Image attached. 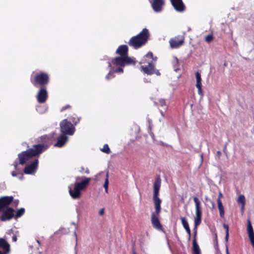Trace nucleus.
<instances>
[{
	"label": "nucleus",
	"instance_id": "1",
	"mask_svg": "<svg viewBox=\"0 0 254 254\" xmlns=\"http://www.w3.org/2000/svg\"><path fill=\"white\" fill-rule=\"evenodd\" d=\"M161 180L159 177H157L153 184V201L154 204L155 211L151 213V221L153 227L159 231H162L163 226L159 219L161 212V199L159 197V190L161 187Z\"/></svg>",
	"mask_w": 254,
	"mask_h": 254
},
{
	"label": "nucleus",
	"instance_id": "2",
	"mask_svg": "<svg viewBox=\"0 0 254 254\" xmlns=\"http://www.w3.org/2000/svg\"><path fill=\"white\" fill-rule=\"evenodd\" d=\"M30 81L35 87H46L50 82V76L43 71L33 72L30 76Z\"/></svg>",
	"mask_w": 254,
	"mask_h": 254
},
{
	"label": "nucleus",
	"instance_id": "3",
	"mask_svg": "<svg viewBox=\"0 0 254 254\" xmlns=\"http://www.w3.org/2000/svg\"><path fill=\"white\" fill-rule=\"evenodd\" d=\"M150 34L148 30L144 28L138 35L131 37L128 41V44L134 49L139 48L147 43Z\"/></svg>",
	"mask_w": 254,
	"mask_h": 254
},
{
	"label": "nucleus",
	"instance_id": "4",
	"mask_svg": "<svg viewBox=\"0 0 254 254\" xmlns=\"http://www.w3.org/2000/svg\"><path fill=\"white\" fill-rule=\"evenodd\" d=\"M91 180L90 178H86L80 182L69 185L68 187L69 193L72 198L73 199L79 198L81 195V191L87 188Z\"/></svg>",
	"mask_w": 254,
	"mask_h": 254
},
{
	"label": "nucleus",
	"instance_id": "5",
	"mask_svg": "<svg viewBox=\"0 0 254 254\" xmlns=\"http://www.w3.org/2000/svg\"><path fill=\"white\" fill-rule=\"evenodd\" d=\"M139 63L143 64L140 66L141 71L148 75H152L153 71V66L155 63L152 52H149L146 54Z\"/></svg>",
	"mask_w": 254,
	"mask_h": 254
},
{
	"label": "nucleus",
	"instance_id": "6",
	"mask_svg": "<svg viewBox=\"0 0 254 254\" xmlns=\"http://www.w3.org/2000/svg\"><path fill=\"white\" fill-rule=\"evenodd\" d=\"M34 157H39V155L33 147L19 153L17 158L19 160V162L18 163L16 160L14 162L13 165L14 169L15 170L17 169L18 164L21 165H25L27 161Z\"/></svg>",
	"mask_w": 254,
	"mask_h": 254
},
{
	"label": "nucleus",
	"instance_id": "7",
	"mask_svg": "<svg viewBox=\"0 0 254 254\" xmlns=\"http://www.w3.org/2000/svg\"><path fill=\"white\" fill-rule=\"evenodd\" d=\"M52 136L48 135L41 136L37 139V144L33 145L32 147L40 156L46 151L52 144Z\"/></svg>",
	"mask_w": 254,
	"mask_h": 254
},
{
	"label": "nucleus",
	"instance_id": "8",
	"mask_svg": "<svg viewBox=\"0 0 254 254\" xmlns=\"http://www.w3.org/2000/svg\"><path fill=\"white\" fill-rule=\"evenodd\" d=\"M60 129L62 134L72 135L75 130L74 126L67 119H64L60 123Z\"/></svg>",
	"mask_w": 254,
	"mask_h": 254
},
{
	"label": "nucleus",
	"instance_id": "9",
	"mask_svg": "<svg viewBox=\"0 0 254 254\" xmlns=\"http://www.w3.org/2000/svg\"><path fill=\"white\" fill-rule=\"evenodd\" d=\"M111 63L116 66L124 67L129 64H134L135 62L130 57H117L112 59Z\"/></svg>",
	"mask_w": 254,
	"mask_h": 254
},
{
	"label": "nucleus",
	"instance_id": "10",
	"mask_svg": "<svg viewBox=\"0 0 254 254\" xmlns=\"http://www.w3.org/2000/svg\"><path fill=\"white\" fill-rule=\"evenodd\" d=\"M193 201L195 203L196 216L194 218V226L197 227L201 222L202 211L201 202L197 197H193Z\"/></svg>",
	"mask_w": 254,
	"mask_h": 254
},
{
	"label": "nucleus",
	"instance_id": "11",
	"mask_svg": "<svg viewBox=\"0 0 254 254\" xmlns=\"http://www.w3.org/2000/svg\"><path fill=\"white\" fill-rule=\"evenodd\" d=\"M185 43V37L182 35H178L171 38L169 41L170 47L172 49H176L183 45Z\"/></svg>",
	"mask_w": 254,
	"mask_h": 254
},
{
	"label": "nucleus",
	"instance_id": "12",
	"mask_svg": "<svg viewBox=\"0 0 254 254\" xmlns=\"http://www.w3.org/2000/svg\"><path fill=\"white\" fill-rule=\"evenodd\" d=\"M48 97L47 87L40 88L36 95L37 101L40 103H44L47 101Z\"/></svg>",
	"mask_w": 254,
	"mask_h": 254
},
{
	"label": "nucleus",
	"instance_id": "13",
	"mask_svg": "<svg viewBox=\"0 0 254 254\" xmlns=\"http://www.w3.org/2000/svg\"><path fill=\"white\" fill-rule=\"evenodd\" d=\"M39 161L38 159H35L29 165L25 166L23 172L25 174H34L38 168Z\"/></svg>",
	"mask_w": 254,
	"mask_h": 254
},
{
	"label": "nucleus",
	"instance_id": "14",
	"mask_svg": "<svg viewBox=\"0 0 254 254\" xmlns=\"http://www.w3.org/2000/svg\"><path fill=\"white\" fill-rule=\"evenodd\" d=\"M14 210L11 207H7L3 211L0 216V220L2 221L10 220L14 216Z\"/></svg>",
	"mask_w": 254,
	"mask_h": 254
},
{
	"label": "nucleus",
	"instance_id": "15",
	"mask_svg": "<svg viewBox=\"0 0 254 254\" xmlns=\"http://www.w3.org/2000/svg\"><path fill=\"white\" fill-rule=\"evenodd\" d=\"M13 201L12 196H5L0 197V212L2 209L7 207Z\"/></svg>",
	"mask_w": 254,
	"mask_h": 254
},
{
	"label": "nucleus",
	"instance_id": "16",
	"mask_svg": "<svg viewBox=\"0 0 254 254\" xmlns=\"http://www.w3.org/2000/svg\"><path fill=\"white\" fill-rule=\"evenodd\" d=\"M171 4L175 9L178 12H183L186 9V6L182 0H170Z\"/></svg>",
	"mask_w": 254,
	"mask_h": 254
},
{
	"label": "nucleus",
	"instance_id": "17",
	"mask_svg": "<svg viewBox=\"0 0 254 254\" xmlns=\"http://www.w3.org/2000/svg\"><path fill=\"white\" fill-rule=\"evenodd\" d=\"M0 249L3 253L8 254L10 252V246L8 242L3 238H0Z\"/></svg>",
	"mask_w": 254,
	"mask_h": 254
},
{
	"label": "nucleus",
	"instance_id": "18",
	"mask_svg": "<svg viewBox=\"0 0 254 254\" xmlns=\"http://www.w3.org/2000/svg\"><path fill=\"white\" fill-rule=\"evenodd\" d=\"M128 49L126 45H122L120 46L117 49L116 53L120 57H129L128 56Z\"/></svg>",
	"mask_w": 254,
	"mask_h": 254
},
{
	"label": "nucleus",
	"instance_id": "19",
	"mask_svg": "<svg viewBox=\"0 0 254 254\" xmlns=\"http://www.w3.org/2000/svg\"><path fill=\"white\" fill-rule=\"evenodd\" d=\"M164 4L163 0H153L151 5L153 9L155 12H160L161 11Z\"/></svg>",
	"mask_w": 254,
	"mask_h": 254
},
{
	"label": "nucleus",
	"instance_id": "20",
	"mask_svg": "<svg viewBox=\"0 0 254 254\" xmlns=\"http://www.w3.org/2000/svg\"><path fill=\"white\" fill-rule=\"evenodd\" d=\"M68 137L66 135L62 134L58 138L57 141L54 146L58 147H62L66 143Z\"/></svg>",
	"mask_w": 254,
	"mask_h": 254
},
{
	"label": "nucleus",
	"instance_id": "21",
	"mask_svg": "<svg viewBox=\"0 0 254 254\" xmlns=\"http://www.w3.org/2000/svg\"><path fill=\"white\" fill-rule=\"evenodd\" d=\"M218 208L219 210L220 216L224 218L225 215V210L221 200H217Z\"/></svg>",
	"mask_w": 254,
	"mask_h": 254
},
{
	"label": "nucleus",
	"instance_id": "22",
	"mask_svg": "<svg viewBox=\"0 0 254 254\" xmlns=\"http://www.w3.org/2000/svg\"><path fill=\"white\" fill-rule=\"evenodd\" d=\"M69 121L72 125L76 126L80 121V118L75 114H73L68 118Z\"/></svg>",
	"mask_w": 254,
	"mask_h": 254
},
{
	"label": "nucleus",
	"instance_id": "23",
	"mask_svg": "<svg viewBox=\"0 0 254 254\" xmlns=\"http://www.w3.org/2000/svg\"><path fill=\"white\" fill-rule=\"evenodd\" d=\"M192 254H200V249L197 242L195 241L194 243H192Z\"/></svg>",
	"mask_w": 254,
	"mask_h": 254
},
{
	"label": "nucleus",
	"instance_id": "24",
	"mask_svg": "<svg viewBox=\"0 0 254 254\" xmlns=\"http://www.w3.org/2000/svg\"><path fill=\"white\" fill-rule=\"evenodd\" d=\"M182 224L184 228V229L186 230V231H188L189 230H190L189 223L186 219L185 217H181V218Z\"/></svg>",
	"mask_w": 254,
	"mask_h": 254
},
{
	"label": "nucleus",
	"instance_id": "25",
	"mask_svg": "<svg viewBox=\"0 0 254 254\" xmlns=\"http://www.w3.org/2000/svg\"><path fill=\"white\" fill-rule=\"evenodd\" d=\"M11 175L13 177H17L19 180H22L24 179L23 174L20 171H12L11 172Z\"/></svg>",
	"mask_w": 254,
	"mask_h": 254
},
{
	"label": "nucleus",
	"instance_id": "26",
	"mask_svg": "<svg viewBox=\"0 0 254 254\" xmlns=\"http://www.w3.org/2000/svg\"><path fill=\"white\" fill-rule=\"evenodd\" d=\"M237 203L241 205H245L246 199L244 195H240L239 196L237 199Z\"/></svg>",
	"mask_w": 254,
	"mask_h": 254
},
{
	"label": "nucleus",
	"instance_id": "27",
	"mask_svg": "<svg viewBox=\"0 0 254 254\" xmlns=\"http://www.w3.org/2000/svg\"><path fill=\"white\" fill-rule=\"evenodd\" d=\"M24 213L25 209L24 208H21L17 211L16 214L14 215L15 218L17 219L20 217L24 214Z\"/></svg>",
	"mask_w": 254,
	"mask_h": 254
},
{
	"label": "nucleus",
	"instance_id": "28",
	"mask_svg": "<svg viewBox=\"0 0 254 254\" xmlns=\"http://www.w3.org/2000/svg\"><path fill=\"white\" fill-rule=\"evenodd\" d=\"M195 76H196V86L202 85L201 75H200V73L198 71H197L195 73Z\"/></svg>",
	"mask_w": 254,
	"mask_h": 254
},
{
	"label": "nucleus",
	"instance_id": "29",
	"mask_svg": "<svg viewBox=\"0 0 254 254\" xmlns=\"http://www.w3.org/2000/svg\"><path fill=\"white\" fill-rule=\"evenodd\" d=\"M223 228L225 229L226 230V235H225V241L226 243L228 242V239H229V226L228 224H223Z\"/></svg>",
	"mask_w": 254,
	"mask_h": 254
},
{
	"label": "nucleus",
	"instance_id": "30",
	"mask_svg": "<svg viewBox=\"0 0 254 254\" xmlns=\"http://www.w3.org/2000/svg\"><path fill=\"white\" fill-rule=\"evenodd\" d=\"M106 179L104 184V188H105V190L106 192L108 193V185H109V174L108 173L106 174Z\"/></svg>",
	"mask_w": 254,
	"mask_h": 254
},
{
	"label": "nucleus",
	"instance_id": "31",
	"mask_svg": "<svg viewBox=\"0 0 254 254\" xmlns=\"http://www.w3.org/2000/svg\"><path fill=\"white\" fill-rule=\"evenodd\" d=\"M214 39V36L212 34H209L205 37L204 40L208 43H211Z\"/></svg>",
	"mask_w": 254,
	"mask_h": 254
},
{
	"label": "nucleus",
	"instance_id": "32",
	"mask_svg": "<svg viewBox=\"0 0 254 254\" xmlns=\"http://www.w3.org/2000/svg\"><path fill=\"white\" fill-rule=\"evenodd\" d=\"M101 151L107 154H110L111 153L110 149L107 144L104 145L103 148L101 149Z\"/></svg>",
	"mask_w": 254,
	"mask_h": 254
},
{
	"label": "nucleus",
	"instance_id": "33",
	"mask_svg": "<svg viewBox=\"0 0 254 254\" xmlns=\"http://www.w3.org/2000/svg\"><path fill=\"white\" fill-rule=\"evenodd\" d=\"M248 233H253L254 232L253 226L250 220H248V224L247 227Z\"/></svg>",
	"mask_w": 254,
	"mask_h": 254
},
{
	"label": "nucleus",
	"instance_id": "34",
	"mask_svg": "<svg viewBox=\"0 0 254 254\" xmlns=\"http://www.w3.org/2000/svg\"><path fill=\"white\" fill-rule=\"evenodd\" d=\"M193 240H192V243H194V242L195 241V242H197V227H195V226H194L193 229Z\"/></svg>",
	"mask_w": 254,
	"mask_h": 254
},
{
	"label": "nucleus",
	"instance_id": "35",
	"mask_svg": "<svg viewBox=\"0 0 254 254\" xmlns=\"http://www.w3.org/2000/svg\"><path fill=\"white\" fill-rule=\"evenodd\" d=\"M115 77L114 72L113 71H110L107 75L106 76V79L107 80L111 79Z\"/></svg>",
	"mask_w": 254,
	"mask_h": 254
},
{
	"label": "nucleus",
	"instance_id": "36",
	"mask_svg": "<svg viewBox=\"0 0 254 254\" xmlns=\"http://www.w3.org/2000/svg\"><path fill=\"white\" fill-rule=\"evenodd\" d=\"M80 172L81 173L85 172V173H86L87 174H89V173H90V171L88 169V168H85L84 167H81V170H80Z\"/></svg>",
	"mask_w": 254,
	"mask_h": 254
},
{
	"label": "nucleus",
	"instance_id": "37",
	"mask_svg": "<svg viewBox=\"0 0 254 254\" xmlns=\"http://www.w3.org/2000/svg\"><path fill=\"white\" fill-rule=\"evenodd\" d=\"M196 87L198 89V94L202 96L203 95V93L202 89V85L196 86Z\"/></svg>",
	"mask_w": 254,
	"mask_h": 254
},
{
	"label": "nucleus",
	"instance_id": "38",
	"mask_svg": "<svg viewBox=\"0 0 254 254\" xmlns=\"http://www.w3.org/2000/svg\"><path fill=\"white\" fill-rule=\"evenodd\" d=\"M123 67H122V66H118V67L115 69L114 72H116V73L123 72V71H124Z\"/></svg>",
	"mask_w": 254,
	"mask_h": 254
},
{
	"label": "nucleus",
	"instance_id": "39",
	"mask_svg": "<svg viewBox=\"0 0 254 254\" xmlns=\"http://www.w3.org/2000/svg\"><path fill=\"white\" fill-rule=\"evenodd\" d=\"M66 110H71V107L69 105H66L62 108L61 111H64Z\"/></svg>",
	"mask_w": 254,
	"mask_h": 254
},
{
	"label": "nucleus",
	"instance_id": "40",
	"mask_svg": "<svg viewBox=\"0 0 254 254\" xmlns=\"http://www.w3.org/2000/svg\"><path fill=\"white\" fill-rule=\"evenodd\" d=\"M153 73H152V74H155L157 75H160V73L159 70L155 69V65L153 66Z\"/></svg>",
	"mask_w": 254,
	"mask_h": 254
},
{
	"label": "nucleus",
	"instance_id": "41",
	"mask_svg": "<svg viewBox=\"0 0 254 254\" xmlns=\"http://www.w3.org/2000/svg\"><path fill=\"white\" fill-rule=\"evenodd\" d=\"M223 197V195L222 194V193L220 191L219 192V194H218V198L217 200H221V198H222Z\"/></svg>",
	"mask_w": 254,
	"mask_h": 254
},
{
	"label": "nucleus",
	"instance_id": "42",
	"mask_svg": "<svg viewBox=\"0 0 254 254\" xmlns=\"http://www.w3.org/2000/svg\"><path fill=\"white\" fill-rule=\"evenodd\" d=\"M12 202H13V204L14 205V206H15V207H17V205H18V204H19V200H18V199H15V200H14V199H13V201Z\"/></svg>",
	"mask_w": 254,
	"mask_h": 254
},
{
	"label": "nucleus",
	"instance_id": "43",
	"mask_svg": "<svg viewBox=\"0 0 254 254\" xmlns=\"http://www.w3.org/2000/svg\"><path fill=\"white\" fill-rule=\"evenodd\" d=\"M249 239H251V238H253L254 237V232L248 233Z\"/></svg>",
	"mask_w": 254,
	"mask_h": 254
},
{
	"label": "nucleus",
	"instance_id": "44",
	"mask_svg": "<svg viewBox=\"0 0 254 254\" xmlns=\"http://www.w3.org/2000/svg\"><path fill=\"white\" fill-rule=\"evenodd\" d=\"M186 232H187V233H188V234L189 235L188 239H189V240H190V238H191V231H190V229L188 231H186Z\"/></svg>",
	"mask_w": 254,
	"mask_h": 254
},
{
	"label": "nucleus",
	"instance_id": "45",
	"mask_svg": "<svg viewBox=\"0 0 254 254\" xmlns=\"http://www.w3.org/2000/svg\"><path fill=\"white\" fill-rule=\"evenodd\" d=\"M250 241L251 242V245L254 248V237L253 238H251V239H250Z\"/></svg>",
	"mask_w": 254,
	"mask_h": 254
},
{
	"label": "nucleus",
	"instance_id": "46",
	"mask_svg": "<svg viewBox=\"0 0 254 254\" xmlns=\"http://www.w3.org/2000/svg\"><path fill=\"white\" fill-rule=\"evenodd\" d=\"M17 237L16 235H13L12 238V240L13 242H16L17 241Z\"/></svg>",
	"mask_w": 254,
	"mask_h": 254
},
{
	"label": "nucleus",
	"instance_id": "47",
	"mask_svg": "<svg viewBox=\"0 0 254 254\" xmlns=\"http://www.w3.org/2000/svg\"><path fill=\"white\" fill-rule=\"evenodd\" d=\"M104 213V209L103 208L101 209L99 211V214L100 215H102Z\"/></svg>",
	"mask_w": 254,
	"mask_h": 254
},
{
	"label": "nucleus",
	"instance_id": "48",
	"mask_svg": "<svg viewBox=\"0 0 254 254\" xmlns=\"http://www.w3.org/2000/svg\"><path fill=\"white\" fill-rule=\"evenodd\" d=\"M217 154L219 157H220L222 154L221 152L220 151H217Z\"/></svg>",
	"mask_w": 254,
	"mask_h": 254
},
{
	"label": "nucleus",
	"instance_id": "49",
	"mask_svg": "<svg viewBox=\"0 0 254 254\" xmlns=\"http://www.w3.org/2000/svg\"><path fill=\"white\" fill-rule=\"evenodd\" d=\"M244 208H245V205H241V212L242 213L244 212Z\"/></svg>",
	"mask_w": 254,
	"mask_h": 254
},
{
	"label": "nucleus",
	"instance_id": "50",
	"mask_svg": "<svg viewBox=\"0 0 254 254\" xmlns=\"http://www.w3.org/2000/svg\"><path fill=\"white\" fill-rule=\"evenodd\" d=\"M215 242H216V243L217 244V243H218V241H217V234H215Z\"/></svg>",
	"mask_w": 254,
	"mask_h": 254
},
{
	"label": "nucleus",
	"instance_id": "51",
	"mask_svg": "<svg viewBox=\"0 0 254 254\" xmlns=\"http://www.w3.org/2000/svg\"><path fill=\"white\" fill-rule=\"evenodd\" d=\"M226 254H229L228 248L226 249Z\"/></svg>",
	"mask_w": 254,
	"mask_h": 254
},
{
	"label": "nucleus",
	"instance_id": "52",
	"mask_svg": "<svg viewBox=\"0 0 254 254\" xmlns=\"http://www.w3.org/2000/svg\"><path fill=\"white\" fill-rule=\"evenodd\" d=\"M132 254H136V253L135 252V251H133Z\"/></svg>",
	"mask_w": 254,
	"mask_h": 254
},
{
	"label": "nucleus",
	"instance_id": "53",
	"mask_svg": "<svg viewBox=\"0 0 254 254\" xmlns=\"http://www.w3.org/2000/svg\"><path fill=\"white\" fill-rule=\"evenodd\" d=\"M111 66V63H109V66H110V67Z\"/></svg>",
	"mask_w": 254,
	"mask_h": 254
},
{
	"label": "nucleus",
	"instance_id": "54",
	"mask_svg": "<svg viewBox=\"0 0 254 254\" xmlns=\"http://www.w3.org/2000/svg\"><path fill=\"white\" fill-rule=\"evenodd\" d=\"M37 242L38 244H40V242L39 241H37Z\"/></svg>",
	"mask_w": 254,
	"mask_h": 254
}]
</instances>
